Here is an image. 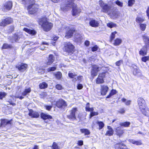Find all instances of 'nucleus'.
I'll list each match as a JSON object with an SVG mask.
<instances>
[{
    "label": "nucleus",
    "mask_w": 149,
    "mask_h": 149,
    "mask_svg": "<svg viewBox=\"0 0 149 149\" xmlns=\"http://www.w3.org/2000/svg\"><path fill=\"white\" fill-rule=\"evenodd\" d=\"M108 130L107 132L106 135L110 136L112 135L113 133V131L111 127L110 126H107Z\"/></svg>",
    "instance_id": "5701e85b"
},
{
    "label": "nucleus",
    "mask_w": 149,
    "mask_h": 149,
    "mask_svg": "<svg viewBox=\"0 0 149 149\" xmlns=\"http://www.w3.org/2000/svg\"><path fill=\"white\" fill-rule=\"evenodd\" d=\"M116 90H114L113 89L112 90L110 94L108 96H107V98H110L111 96L116 94Z\"/></svg>",
    "instance_id": "c03bdc74"
},
{
    "label": "nucleus",
    "mask_w": 149,
    "mask_h": 149,
    "mask_svg": "<svg viewBox=\"0 0 149 149\" xmlns=\"http://www.w3.org/2000/svg\"><path fill=\"white\" fill-rule=\"evenodd\" d=\"M133 74L135 75L139 76L141 75L140 70L137 68H135L133 71Z\"/></svg>",
    "instance_id": "2f4dec72"
},
{
    "label": "nucleus",
    "mask_w": 149,
    "mask_h": 149,
    "mask_svg": "<svg viewBox=\"0 0 149 149\" xmlns=\"http://www.w3.org/2000/svg\"><path fill=\"white\" fill-rule=\"evenodd\" d=\"M74 47L70 43L68 42L65 45L64 51L68 53H72L73 51Z\"/></svg>",
    "instance_id": "0eeeda50"
},
{
    "label": "nucleus",
    "mask_w": 149,
    "mask_h": 149,
    "mask_svg": "<svg viewBox=\"0 0 149 149\" xmlns=\"http://www.w3.org/2000/svg\"><path fill=\"white\" fill-rule=\"evenodd\" d=\"M122 102H125L126 105H128L130 104L131 101L130 100H127L124 98H123L121 99Z\"/></svg>",
    "instance_id": "58836bf2"
},
{
    "label": "nucleus",
    "mask_w": 149,
    "mask_h": 149,
    "mask_svg": "<svg viewBox=\"0 0 149 149\" xmlns=\"http://www.w3.org/2000/svg\"><path fill=\"white\" fill-rule=\"evenodd\" d=\"M142 144L141 141H135L134 144L136 145H140Z\"/></svg>",
    "instance_id": "052dcab7"
},
{
    "label": "nucleus",
    "mask_w": 149,
    "mask_h": 149,
    "mask_svg": "<svg viewBox=\"0 0 149 149\" xmlns=\"http://www.w3.org/2000/svg\"><path fill=\"white\" fill-rule=\"evenodd\" d=\"M83 78V76H79L78 77H75V79H73V81H75L77 80H81Z\"/></svg>",
    "instance_id": "864d4df0"
},
{
    "label": "nucleus",
    "mask_w": 149,
    "mask_h": 149,
    "mask_svg": "<svg viewBox=\"0 0 149 149\" xmlns=\"http://www.w3.org/2000/svg\"><path fill=\"white\" fill-rule=\"evenodd\" d=\"M27 65L26 64H21L16 66V68L21 71H23L27 68Z\"/></svg>",
    "instance_id": "dca6fc26"
},
{
    "label": "nucleus",
    "mask_w": 149,
    "mask_h": 149,
    "mask_svg": "<svg viewBox=\"0 0 149 149\" xmlns=\"http://www.w3.org/2000/svg\"><path fill=\"white\" fill-rule=\"evenodd\" d=\"M74 0H66V3L64 4L66 5H72L74 3Z\"/></svg>",
    "instance_id": "79ce46f5"
},
{
    "label": "nucleus",
    "mask_w": 149,
    "mask_h": 149,
    "mask_svg": "<svg viewBox=\"0 0 149 149\" xmlns=\"http://www.w3.org/2000/svg\"><path fill=\"white\" fill-rule=\"evenodd\" d=\"M97 123L98 125L99 126V129L100 130L104 126V123L102 122L97 121Z\"/></svg>",
    "instance_id": "a18cd8bd"
},
{
    "label": "nucleus",
    "mask_w": 149,
    "mask_h": 149,
    "mask_svg": "<svg viewBox=\"0 0 149 149\" xmlns=\"http://www.w3.org/2000/svg\"><path fill=\"white\" fill-rule=\"evenodd\" d=\"M77 111L78 110L77 108H73L70 111V114L67 115L68 118L73 120L76 119V115Z\"/></svg>",
    "instance_id": "39448f33"
},
{
    "label": "nucleus",
    "mask_w": 149,
    "mask_h": 149,
    "mask_svg": "<svg viewBox=\"0 0 149 149\" xmlns=\"http://www.w3.org/2000/svg\"><path fill=\"white\" fill-rule=\"evenodd\" d=\"M62 28L69 29L68 30H67L65 33V37L67 38H69L72 37L75 31L74 29H69L68 27L65 25L63 26Z\"/></svg>",
    "instance_id": "423d86ee"
},
{
    "label": "nucleus",
    "mask_w": 149,
    "mask_h": 149,
    "mask_svg": "<svg viewBox=\"0 0 149 149\" xmlns=\"http://www.w3.org/2000/svg\"><path fill=\"white\" fill-rule=\"evenodd\" d=\"M45 107L46 109H47V110H48V111L50 110L52 107V106L46 105Z\"/></svg>",
    "instance_id": "0e129e2a"
},
{
    "label": "nucleus",
    "mask_w": 149,
    "mask_h": 149,
    "mask_svg": "<svg viewBox=\"0 0 149 149\" xmlns=\"http://www.w3.org/2000/svg\"><path fill=\"white\" fill-rule=\"evenodd\" d=\"M134 0H129L128 1V6H131L134 3Z\"/></svg>",
    "instance_id": "09e8293b"
},
{
    "label": "nucleus",
    "mask_w": 149,
    "mask_h": 149,
    "mask_svg": "<svg viewBox=\"0 0 149 149\" xmlns=\"http://www.w3.org/2000/svg\"><path fill=\"white\" fill-rule=\"evenodd\" d=\"M130 122H126L123 123H120V125L124 127H128L130 125Z\"/></svg>",
    "instance_id": "e433bc0d"
},
{
    "label": "nucleus",
    "mask_w": 149,
    "mask_h": 149,
    "mask_svg": "<svg viewBox=\"0 0 149 149\" xmlns=\"http://www.w3.org/2000/svg\"><path fill=\"white\" fill-rule=\"evenodd\" d=\"M98 114V113L97 112L94 111H91L90 113V118H91L92 117L95 116L97 115Z\"/></svg>",
    "instance_id": "3c124183"
},
{
    "label": "nucleus",
    "mask_w": 149,
    "mask_h": 149,
    "mask_svg": "<svg viewBox=\"0 0 149 149\" xmlns=\"http://www.w3.org/2000/svg\"><path fill=\"white\" fill-rule=\"evenodd\" d=\"M47 86V84L45 82H43L40 84L39 85L40 88L41 89H44L46 88Z\"/></svg>",
    "instance_id": "ea45409f"
},
{
    "label": "nucleus",
    "mask_w": 149,
    "mask_h": 149,
    "mask_svg": "<svg viewBox=\"0 0 149 149\" xmlns=\"http://www.w3.org/2000/svg\"><path fill=\"white\" fill-rule=\"evenodd\" d=\"M10 47L11 46L10 45H9L6 43H5L3 45L2 48V49H5L10 48Z\"/></svg>",
    "instance_id": "de8ad7c7"
},
{
    "label": "nucleus",
    "mask_w": 149,
    "mask_h": 149,
    "mask_svg": "<svg viewBox=\"0 0 149 149\" xmlns=\"http://www.w3.org/2000/svg\"><path fill=\"white\" fill-rule=\"evenodd\" d=\"M108 87L107 86H102L101 87V93L102 95H105L107 93Z\"/></svg>",
    "instance_id": "4be33fe9"
},
{
    "label": "nucleus",
    "mask_w": 149,
    "mask_h": 149,
    "mask_svg": "<svg viewBox=\"0 0 149 149\" xmlns=\"http://www.w3.org/2000/svg\"><path fill=\"white\" fill-rule=\"evenodd\" d=\"M13 3L11 1L6 2L3 4L2 9L3 11H7L10 10L12 8Z\"/></svg>",
    "instance_id": "6e6552de"
},
{
    "label": "nucleus",
    "mask_w": 149,
    "mask_h": 149,
    "mask_svg": "<svg viewBox=\"0 0 149 149\" xmlns=\"http://www.w3.org/2000/svg\"><path fill=\"white\" fill-rule=\"evenodd\" d=\"M41 117L44 120H46L47 119H52V117L50 115L42 113L41 114Z\"/></svg>",
    "instance_id": "cd10ccee"
},
{
    "label": "nucleus",
    "mask_w": 149,
    "mask_h": 149,
    "mask_svg": "<svg viewBox=\"0 0 149 149\" xmlns=\"http://www.w3.org/2000/svg\"><path fill=\"white\" fill-rule=\"evenodd\" d=\"M136 22L140 24L144 21V19L142 17H137L136 18Z\"/></svg>",
    "instance_id": "c9c22d12"
},
{
    "label": "nucleus",
    "mask_w": 149,
    "mask_h": 149,
    "mask_svg": "<svg viewBox=\"0 0 149 149\" xmlns=\"http://www.w3.org/2000/svg\"><path fill=\"white\" fill-rule=\"evenodd\" d=\"M54 75L57 79H60L62 77V74L59 72L54 73Z\"/></svg>",
    "instance_id": "72a5a7b5"
},
{
    "label": "nucleus",
    "mask_w": 149,
    "mask_h": 149,
    "mask_svg": "<svg viewBox=\"0 0 149 149\" xmlns=\"http://www.w3.org/2000/svg\"><path fill=\"white\" fill-rule=\"evenodd\" d=\"M56 89L58 90H61L62 88V86L60 84H57L56 86Z\"/></svg>",
    "instance_id": "e2e57ef3"
},
{
    "label": "nucleus",
    "mask_w": 149,
    "mask_h": 149,
    "mask_svg": "<svg viewBox=\"0 0 149 149\" xmlns=\"http://www.w3.org/2000/svg\"><path fill=\"white\" fill-rule=\"evenodd\" d=\"M89 103H88L87 104L86 107V111H92L94 110L93 108H90L89 107Z\"/></svg>",
    "instance_id": "f704fd0d"
},
{
    "label": "nucleus",
    "mask_w": 149,
    "mask_h": 149,
    "mask_svg": "<svg viewBox=\"0 0 149 149\" xmlns=\"http://www.w3.org/2000/svg\"><path fill=\"white\" fill-rule=\"evenodd\" d=\"M116 149H127V147L123 143H119L116 144L114 146Z\"/></svg>",
    "instance_id": "6ab92c4d"
},
{
    "label": "nucleus",
    "mask_w": 149,
    "mask_h": 149,
    "mask_svg": "<svg viewBox=\"0 0 149 149\" xmlns=\"http://www.w3.org/2000/svg\"><path fill=\"white\" fill-rule=\"evenodd\" d=\"M107 26L110 28H112L113 27H116L117 26L116 24L113 22H110L108 23L107 24Z\"/></svg>",
    "instance_id": "4c0bfd02"
},
{
    "label": "nucleus",
    "mask_w": 149,
    "mask_h": 149,
    "mask_svg": "<svg viewBox=\"0 0 149 149\" xmlns=\"http://www.w3.org/2000/svg\"><path fill=\"white\" fill-rule=\"evenodd\" d=\"M147 15L148 17V19H149V6L148 7L146 11Z\"/></svg>",
    "instance_id": "774afa93"
},
{
    "label": "nucleus",
    "mask_w": 149,
    "mask_h": 149,
    "mask_svg": "<svg viewBox=\"0 0 149 149\" xmlns=\"http://www.w3.org/2000/svg\"><path fill=\"white\" fill-rule=\"evenodd\" d=\"M8 102L10 104L12 105L13 106H15L16 104L15 103H13L11 100H9Z\"/></svg>",
    "instance_id": "69168bd1"
},
{
    "label": "nucleus",
    "mask_w": 149,
    "mask_h": 149,
    "mask_svg": "<svg viewBox=\"0 0 149 149\" xmlns=\"http://www.w3.org/2000/svg\"><path fill=\"white\" fill-rule=\"evenodd\" d=\"M104 82L103 79L100 77H98L96 79V83L97 84H100L103 83Z\"/></svg>",
    "instance_id": "37998d69"
},
{
    "label": "nucleus",
    "mask_w": 149,
    "mask_h": 149,
    "mask_svg": "<svg viewBox=\"0 0 149 149\" xmlns=\"http://www.w3.org/2000/svg\"><path fill=\"white\" fill-rule=\"evenodd\" d=\"M23 30L30 34L34 35L36 34V32L34 30H31L27 28H24Z\"/></svg>",
    "instance_id": "a878e982"
},
{
    "label": "nucleus",
    "mask_w": 149,
    "mask_h": 149,
    "mask_svg": "<svg viewBox=\"0 0 149 149\" xmlns=\"http://www.w3.org/2000/svg\"><path fill=\"white\" fill-rule=\"evenodd\" d=\"M39 24L42 27L45 31H48L52 28L53 24L47 20L46 19H42L39 22Z\"/></svg>",
    "instance_id": "7ed1b4c3"
},
{
    "label": "nucleus",
    "mask_w": 149,
    "mask_h": 149,
    "mask_svg": "<svg viewBox=\"0 0 149 149\" xmlns=\"http://www.w3.org/2000/svg\"><path fill=\"white\" fill-rule=\"evenodd\" d=\"M98 48V47L97 45H95L92 48V50L93 52H95L97 51Z\"/></svg>",
    "instance_id": "680f3d73"
},
{
    "label": "nucleus",
    "mask_w": 149,
    "mask_h": 149,
    "mask_svg": "<svg viewBox=\"0 0 149 149\" xmlns=\"http://www.w3.org/2000/svg\"><path fill=\"white\" fill-rule=\"evenodd\" d=\"M72 5H66L65 4H62L61 6V9L63 11L65 12L72 8V15L75 16L81 12V10L77 7L76 4L74 3Z\"/></svg>",
    "instance_id": "f257e3e1"
},
{
    "label": "nucleus",
    "mask_w": 149,
    "mask_h": 149,
    "mask_svg": "<svg viewBox=\"0 0 149 149\" xmlns=\"http://www.w3.org/2000/svg\"><path fill=\"white\" fill-rule=\"evenodd\" d=\"M55 60V57L52 54H50L49 56L48 61L47 62V64L50 65L52 64Z\"/></svg>",
    "instance_id": "412c9836"
},
{
    "label": "nucleus",
    "mask_w": 149,
    "mask_h": 149,
    "mask_svg": "<svg viewBox=\"0 0 149 149\" xmlns=\"http://www.w3.org/2000/svg\"><path fill=\"white\" fill-rule=\"evenodd\" d=\"M139 109L143 115L147 116L148 114L149 111L147 106L142 107L141 108H139Z\"/></svg>",
    "instance_id": "a211bd4d"
},
{
    "label": "nucleus",
    "mask_w": 149,
    "mask_h": 149,
    "mask_svg": "<svg viewBox=\"0 0 149 149\" xmlns=\"http://www.w3.org/2000/svg\"><path fill=\"white\" fill-rule=\"evenodd\" d=\"M6 94L4 92H0V99H2V98L5 97Z\"/></svg>",
    "instance_id": "13d9d810"
},
{
    "label": "nucleus",
    "mask_w": 149,
    "mask_h": 149,
    "mask_svg": "<svg viewBox=\"0 0 149 149\" xmlns=\"http://www.w3.org/2000/svg\"><path fill=\"white\" fill-rule=\"evenodd\" d=\"M56 106L58 108L65 107L67 106V104L64 100L61 99L56 102Z\"/></svg>",
    "instance_id": "9b49d317"
},
{
    "label": "nucleus",
    "mask_w": 149,
    "mask_h": 149,
    "mask_svg": "<svg viewBox=\"0 0 149 149\" xmlns=\"http://www.w3.org/2000/svg\"><path fill=\"white\" fill-rule=\"evenodd\" d=\"M115 3L120 7H122L123 6V3L119 0L116 1Z\"/></svg>",
    "instance_id": "6e6d98bb"
},
{
    "label": "nucleus",
    "mask_w": 149,
    "mask_h": 149,
    "mask_svg": "<svg viewBox=\"0 0 149 149\" xmlns=\"http://www.w3.org/2000/svg\"><path fill=\"white\" fill-rule=\"evenodd\" d=\"M52 149H59V147L56 142H54L52 145Z\"/></svg>",
    "instance_id": "4d7b16f0"
},
{
    "label": "nucleus",
    "mask_w": 149,
    "mask_h": 149,
    "mask_svg": "<svg viewBox=\"0 0 149 149\" xmlns=\"http://www.w3.org/2000/svg\"><path fill=\"white\" fill-rule=\"evenodd\" d=\"M108 14L113 19L118 18L119 16L118 13L115 11H113L112 13H111V12H109Z\"/></svg>",
    "instance_id": "aec40b11"
},
{
    "label": "nucleus",
    "mask_w": 149,
    "mask_h": 149,
    "mask_svg": "<svg viewBox=\"0 0 149 149\" xmlns=\"http://www.w3.org/2000/svg\"><path fill=\"white\" fill-rule=\"evenodd\" d=\"M89 24L90 26L95 27H98L99 24V22L98 21L93 19L90 20Z\"/></svg>",
    "instance_id": "4468645a"
},
{
    "label": "nucleus",
    "mask_w": 149,
    "mask_h": 149,
    "mask_svg": "<svg viewBox=\"0 0 149 149\" xmlns=\"http://www.w3.org/2000/svg\"><path fill=\"white\" fill-rule=\"evenodd\" d=\"M22 34L20 33H17L15 34L13 36L11 42H14L18 40L19 39L22 37Z\"/></svg>",
    "instance_id": "ddd939ff"
},
{
    "label": "nucleus",
    "mask_w": 149,
    "mask_h": 149,
    "mask_svg": "<svg viewBox=\"0 0 149 149\" xmlns=\"http://www.w3.org/2000/svg\"><path fill=\"white\" fill-rule=\"evenodd\" d=\"M105 76V72H102V73H100L98 75V77H100L101 78H102L103 79L104 77Z\"/></svg>",
    "instance_id": "bf43d9fd"
},
{
    "label": "nucleus",
    "mask_w": 149,
    "mask_h": 149,
    "mask_svg": "<svg viewBox=\"0 0 149 149\" xmlns=\"http://www.w3.org/2000/svg\"><path fill=\"white\" fill-rule=\"evenodd\" d=\"M100 70V68L97 65H93L91 72V76L93 77L96 76L97 75V73Z\"/></svg>",
    "instance_id": "1a4fd4ad"
},
{
    "label": "nucleus",
    "mask_w": 149,
    "mask_h": 149,
    "mask_svg": "<svg viewBox=\"0 0 149 149\" xmlns=\"http://www.w3.org/2000/svg\"><path fill=\"white\" fill-rule=\"evenodd\" d=\"M137 102L139 108L146 106L145 100L141 97L138 98Z\"/></svg>",
    "instance_id": "f8f14e48"
},
{
    "label": "nucleus",
    "mask_w": 149,
    "mask_h": 149,
    "mask_svg": "<svg viewBox=\"0 0 149 149\" xmlns=\"http://www.w3.org/2000/svg\"><path fill=\"white\" fill-rule=\"evenodd\" d=\"M99 4L102 8V11L105 13L110 12L113 9V7L111 5L104 3L102 0H100Z\"/></svg>",
    "instance_id": "20e7f679"
},
{
    "label": "nucleus",
    "mask_w": 149,
    "mask_h": 149,
    "mask_svg": "<svg viewBox=\"0 0 149 149\" xmlns=\"http://www.w3.org/2000/svg\"><path fill=\"white\" fill-rule=\"evenodd\" d=\"M149 59V57L148 56H144L142 58L141 60L145 62H146Z\"/></svg>",
    "instance_id": "603ef678"
},
{
    "label": "nucleus",
    "mask_w": 149,
    "mask_h": 149,
    "mask_svg": "<svg viewBox=\"0 0 149 149\" xmlns=\"http://www.w3.org/2000/svg\"><path fill=\"white\" fill-rule=\"evenodd\" d=\"M80 131L82 133L84 134L85 135H88L90 133V131L87 129H81L80 130Z\"/></svg>",
    "instance_id": "473e14b6"
},
{
    "label": "nucleus",
    "mask_w": 149,
    "mask_h": 149,
    "mask_svg": "<svg viewBox=\"0 0 149 149\" xmlns=\"http://www.w3.org/2000/svg\"><path fill=\"white\" fill-rule=\"evenodd\" d=\"M83 38L82 36L79 33H77L75 35V40L77 42L81 41Z\"/></svg>",
    "instance_id": "c85d7f7f"
},
{
    "label": "nucleus",
    "mask_w": 149,
    "mask_h": 149,
    "mask_svg": "<svg viewBox=\"0 0 149 149\" xmlns=\"http://www.w3.org/2000/svg\"><path fill=\"white\" fill-rule=\"evenodd\" d=\"M35 2L34 0H23L24 4H30L28 7V10L30 14H34L37 11V6L35 4Z\"/></svg>",
    "instance_id": "f03ea898"
},
{
    "label": "nucleus",
    "mask_w": 149,
    "mask_h": 149,
    "mask_svg": "<svg viewBox=\"0 0 149 149\" xmlns=\"http://www.w3.org/2000/svg\"><path fill=\"white\" fill-rule=\"evenodd\" d=\"M122 61L121 60H120L117 62L116 63V65L118 66H119L121 64V63H122Z\"/></svg>",
    "instance_id": "338daca9"
},
{
    "label": "nucleus",
    "mask_w": 149,
    "mask_h": 149,
    "mask_svg": "<svg viewBox=\"0 0 149 149\" xmlns=\"http://www.w3.org/2000/svg\"><path fill=\"white\" fill-rule=\"evenodd\" d=\"M76 75L74 72H70L68 74V76L71 78H75L76 77Z\"/></svg>",
    "instance_id": "49530a36"
},
{
    "label": "nucleus",
    "mask_w": 149,
    "mask_h": 149,
    "mask_svg": "<svg viewBox=\"0 0 149 149\" xmlns=\"http://www.w3.org/2000/svg\"><path fill=\"white\" fill-rule=\"evenodd\" d=\"M116 131L118 135H120L122 134L123 133V128L121 127H118L116 128Z\"/></svg>",
    "instance_id": "393cba45"
},
{
    "label": "nucleus",
    "mask_w": 149,
    "mask_h": 149,
    "mask_svg": "<svg viewBox=\"0 0 149 149\" xmlns=\"http://www.w3.org/2000/svg\"><path fill=\"white\" fill-rule=\"evenodd\" d=\"M56 69V68L55 67H50L47 68V71L48 72L51 71H53Z\"/></svg>",
    "instance_id": "5fc2aeb1"
},
{
    "label": "nucleus",
    "mask_w": 149,
    "mask_h": 149,
    "mask_svg": "<svg viewBox=\"0 0 149 149\" xmlns=\"http://www.w3.org/2000/svg\"><path fill=\"white\" fill-rule=\"evenodd\" d=\"M29 115L31 118H38L39 116V114L38 112L30 110L29 113Z\"/></svg>",
    "instance_id": "2eb2a0df"
},
{
    "label": "nucleus",
    "mask_w": 149,
    "mask_h": 149,
    "mask_svg": "<svg viewBox=\"0 0 149 149\" xmlns=\"http://www.w3.org/2000/svg\"><path fill=\"white\" fill-rule=\"evenodd\" d=\"M147 47L146 45L144 46L141 49L139 54L141 55L144 56L147 54Z\"/></svg>",
    "instance_id": "f3484780"
},
{
    "label": "nucleus",
    "mask_w": 149,
    "mask_h": 149,
    "mask_svg": "<svg viewBox=\"0 0 149 149\" xmlns=\"http://www.w3.org/2000/svg\"><path fill=\"white\" fill-rule=\"evenodd\" d=\"M122 42V40L121 39L117 38L114 40L113 44L115 46H117L120 45Z\"/></svg>",
    "instance_id": "7c9ffc66"
},
{
    "label": "nucleus",
    "mask_w": 149,
    "mask_h": 149,
    "mask_svg": "<svg viewBox=\"0 0 149 149\" xmlns=\"http://www.w3.org/2000/svg\"><path fill=\"white\" fill-rule=\"evenodd\" d=\"M139 25L140 29L142 31H144L146 27V24H140Z\"/></svg>",
    "instance_id": "a19ab883"
},
{
    "label": "nucleus",
    "mask_w": 149,
    "mask_h": 149,
    "mask_svg": "<svg viewBox=\"0 0 149 149\" xmlns=\"http://www.w3.org/2000/svg\"><path fill=\"white\" fill-rule=\"evenodd\" d=\"M143 40L146 44H149V37L144 34L143 36Z\"/></svg>",
    "instance_id": "bb28decb"
},
{
    "label": "nucleus",
    "mask_w": 149,
    "mask_h": 149,
    "mask_svg": "<svg viewBox=\"0 0 149 149\" xmlns=\"http://www.w3.org/2000/svg\"><path fill=\"white\" fill-rule=\"evenodd\" d=\"M117 33V32L116 31H114L111 33L110 37L111 41L115 38V34H116Z\"/></svg>",
    "instance_id": "8fccbe9b"
},
{
    "label": "nucleus",
    "mask_w": 149,
    "mask_h": 149,
    "mask_svg": "<svg viewBox=\"0 0 149 149\" xmlns=\"http://www.w3.org/2000/svg\"><path fill=\"white\" fill-rule=\"evenodd\" d=\"M13 22L12 18L9 17L3 20L2 22L0 23V26H4L6 25L11 23Z\"/></svg>",
    "instance_id": "9d476101"
},
{
    "label": "nucleus",
    "mask_w": 149,
    "mask_h": 149,
    "mask_svg": "<svg viewBox=\"0 0 149 149\" xmlns=\"http://www.w3.org/2000/svg\"><path fill=\"white\" fill-rule=\"evenodd\" d=\"M31 91V88L30 87L28 88H26L24 91L22 93V95L23 96H26V95H29Z\"/></svg>",
    "instance_id": "c756f323"
},
{
    "label": "nucleus",
    "mask_w": 149,
    "mask_h": 149,
    "mask_svg": "<svg viewBox=\"0 0 149 149\" xmlns=\"http://www.w3.org/2000/svg\"><path fill=\"white\" fill-rule=\"evenodd\" d=\"M10 121L8 120L7 119H1V126L4 127L7 124H10Z\"/></svg>",
    "instance_id": "b1692460"
}]
</instances>
